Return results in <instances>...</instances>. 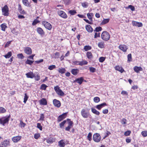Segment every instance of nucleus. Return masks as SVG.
Masks as SVG:
<instances>
[{
    "mask_svg": "<svg viewBox=\"0 0 147 147\" xmlns=\"http://www.w3.org/2000/svg\"><path fill=\"white\" fill-rule=\"evenodd\" d=\"M65 68H61L58 69V71L61 74H64L65 72Z\"/></svg>",
    "mask_w": 147,
    "mask_h": 147,
    "instance_id": "c756f323",
    "label": "nucleus"
},
{
    "mask_svg": "<svg viewBox=\"0 0 147 147\" xmlns=\"http://www.w3.org/2000/svg\"><path fill=\"white\" fill-rule=\"evenodd\" d=\"M73 124V122L71 121H69L68 122V126L71 127Z\"/></svg>",
    "mask_w": 147,
    "mask_h": 147,
    "instance_id": "338daca9",
    "label": "nucleus"
},
{
    "mask_svg": "<svg viewBox=\"0 0 147 147\" xmlns=\"http://www.w3.org/2000/svg\"><path fill=\"white\" fill-rule=\"evenodd\" d=\"M58 13L60 16L63 18L66 19L67 17V15L63 11L61 10L59 11Z\"/></svg>",
    "mask_w": 147,
    "mask_h": 147,
    "instance_id": "6e6552de",
    "label": "nucleus"
},
{
    "mask_svg": "<svg viewBox=\"0 0 147 147\" xmlns=\"http://www.w3.org/2000/svg\"><path fill=\"white\" fill-rule=\"evenodd\" d=\"M47 86L45 84H42L41 85L40 89L44 90H46V88L47 87Z\"/></svg>",
    "mask_w": 147,
    "mask_h": 147,
    "instance_id": "c9c22d12",
    "label": "nucleus"
},
{
    "mask_svg": "<svg viewBox=\"0 0 147 147\" xmlns=\"http://www.w3.org/2000/svg\"><path fill=\"white\" fill-rule=\"evenodd\" d=\"M81 113L82 116L84 118H88L90 115L89 112L84 109L82 110Z\"/></svg>",
    "mask_w": 147,
    "mask_h": 147,
    "instance_id": "423d86ee",
    "label": "nucleus"
},
{
    "mask_svg": "<svg viewBox=\"0 0 147 147\" xmlns=\"http://www.w3.org/2000/svg\"><path fill=\"white\" fill-rule=\"evenodd\" d=\"M42 24L45 27L49 30H51L52 28L51 25L49 23L46 21L42 22Z\"/></svg>",
    "mask_w": 147,
    "mask_h": 147,
    "instance_id": "0eeeda50",
    "label": "nucleus"
},
{
    "mask_svg": "<svg viewBox=\"0 0 147 147\" xmlns=\"http://www.w3.org/2000/svg\"><path fill=\"white\" fill-rule=\"evenodd\" d=\"M37 31L38 33L41 35H44L45 33L43 30L41 28L38 27L37 28Z\"/></svg>",
    "mask_w": 147,
    "mask_h": 147,
    "instance_id": "4be33fe9",
    "label": "nucleus"
},
{
    "mask_svg": "<svg viewBox=\"0 0 147 147\" xmlns=\"http://www.w3.org/2000/svg\"><path fill=\"white\" fill-rule=\"evenodd\" d=\"M10 117L9 115L7 117H3L0 119V123L4 125L5 123L8 122Z\"/></svg>",
    "mask_w": 147,
    "mask_h": 147,
    "instance_id": "39448f33",
    "label": "nucleus"
},
{
    "mask_svg": "<svg viewBox=\"0 0 147 147\" xmlns=\"http://www.w3.org/2000/svg\"><path fill=\"white\" fill-rule=\"evenodd\" d=\"M78 62V64L80 65H86L88 63V62L86 61H79Z\"/></svg>",
    "mask_w": 147,
    "mask_h": 147,
    "instance_id": "2f4dec72",
    "label": "nucleus"
},
{
    "mask_svg": "<svg viewBox=\"0 0 147 147\" xmlns=\"http://www.w3.org/2000/svg\"><path fill=\"white\" fill-rule=\"evenodd\" d=\"M22 2L26 6H29V4L27 0H22Z\"/></svg>",
    "mask_w": 147,
    "mask_h": 147,
    "instance_id": "72a5a7b5",
    "label": "nucleus"
},
{
    "mask_svg": "<svg viewBox=\"0 0 147 147\" xmlns=\"http://www.w3.org/2000/svg\"><path fill=\"white\" fill-rule=\"evenodd\" d=\"M106 106H107V104L106 103H103L96 105V108L98 110H100L103 107Z\"/></svg>",
    "mask_w": 147,
    "mask_h": 147,
    "instance_id": "dca6fc26",
    "label": "nucleus"
},
{
    "mask_svg": "<svg viewBox=\"0 0 147 147\" xmlns=\"http://www.w3.org/2000/svg\"><path fill=\"white\" fill-rule=\"evenodd\" d=\"M105 58L103 57H100L99 59V61L100 62H103L105 60Z\"/></svg>",
    "mask_w": 147,
    "mask_h": 147,
    "instance_id": "13d9d810",
    "label": "nucleus"
},
{
    "mask_svg": "<svg viewBox=\"0 0 147 147\" xmlns=\"http://www.w3.org/2000/svg\"><path fill=\"white\" fill-rule=\"evenodd\" d=\"M109 19H104L102 22V24H105L108 23L109 21Z\"/></svg>",
    "mask_w": 147,
    "mask_h": 147,
    "instance_id": "37998d69",
    "label": "nucleus"
},
{
    "mask_svg": "<svg viewBox=\"0 0 147 147\" xmlns=\"http://www.w3.org/2000/svg\"><path fill=\"white\" fill-rule=\"evenodd\" d=\"M85 28L87 31L89 32H92L93 31V28L90 25H86Z\"/></svg>",
    "mask_w": 147,
    "mask_h": 147,
    "instance_id": "6ab92c4d",
    "label": "nucleus"
},
{
    "mask_svg": "<svg viewBox=\"0 0 147 147\" xmlns=\"http://www.w3.org/2000/svg\"><path fill=\"white\" fill-rule=\"evenodd\" d=\"M102 29V28L100 27L99 26L98 27H96V28H95V29L94 30V32L96 31V32H98L101 31Z\"/></svg>",
    "mask_w": 147,
    "mask_h": 147,
    "instance_id": "de8ad7c7",
    "label": "nucleus"
},
{
    "mask_svg": "<svg viewBox=\"0 0 147 147\" xmlns=\"http://www.w3.org/2000/svg\"><path fill=\"white\" fill-rule=\"evenodd\" d=\"M98 45L100 48H103L105 47L104 43L102 42H98Z\"/></svg>",
    "mask_w": 147,
    "mask_h": 147,
    "instance_id": "c85d7f7f",
    "label": "nucleus"
},
{
    "mask_svg": "<svg viewBox=\"0 0 147 147\" xmlns=\"http://www.w3.org/2000/svg\"><path fill=\"white\" fill-rule=\"evenodd\" d=\"M101 37L102 39L104 40H108L110 38V36L109 34L106 31L103 32L101 35Z\"/></svg>",
    "mask_w": 147,
    "mask_h": 147,
    "instance_id": "f257e3e1",
    "label": "nucleus"
},
{
    "mask_svg": "<svg viewBox=\"0 0 147 147\" xmlns=\"http://www.w3.org/2000/svg\"><path fill=\"white\" fill-rule=\"evenodd\" d=\"M100 98L98 97H95L93 99L94 101L95 102H98L100 101Z\"/></svg>",
    "mask_w": 147,
    "mask_h": 147,
    "instance_id": "e433bc0d",
    "label": "nucleus"
},
{
    "mask_svg": "<svg viewBox=\"0 0 147 147\" xmlns=\"http://www.w3.org/2000/svg\"><path fill=\"white\" fill-rule=\"evenodd\" d=\"M66 122V120H64L59 124V126L62 129L64 125Z\"/></svg>",
    "mask_w": 147,
    "mask_h": 147,
    "instance_id": "f704fd0d",
    "label": "nucleus"
},
{
    "mask_svg": "<svg viewBox=\"0 0 147 147\" xmlns=\"http://www.w3.org/2000/svg\"><path fill=\"white\" fill-rule=\"evenodd\" d=\"M93 139L95 142L97 143L99 142L101 140V136L99 134L95 133L93 135Z\"/></svg>",
    "mask_w": 147,
    "mask_h": 147,
    "instance_id": "7ed1b4c3",
    "label": "nucleus"
},
{
    "mask_svg": "<svg viewBox=\"0 0 147 147\" xmlns=\"http://www.w3.org/2000/svg\"><path fill=\"white\" fill-rule=\"evenodd\" d=\"M128 61H130L131 59V54H129L127 55Z\"/></svg>",
    "mask_w": 147,
    "mask_h": 147,
    "instance_id": "bf43d9fd",
    "label": "nucleus"
},
{
    "mask_svg": "<svg viewBox=\"0 0 147 147\" xmlns=\"http://www.w3.org/2000/svg\"><path fill=\"white\" fill-rule=\"evenodd\" d=\"M86 55L88 58L89 59H91L92 58V53L91 52H88Z\"/></svg>",
    "mask_w": 147,
    "mask_h": 147,
    "instance_id": "7c9ffc66",
    "label": "nucleus"
},
{
    "mask_svg": "<svg viewBox=\"0 0 147 147\" xmlns=\"http://www.w3.org/2000/svg\"><path fill=\"white\" fill-rule=\"evenodd\" d=\"M91 111L93 113L97 115H99L100 114V112L93 108H91Z\"/></svg>",
    "mask_w": 147,
    "mask_h": 147,
    "instance_id": "a878e982",
    "label": "nucleus"
},
{
    "mask_svg": "<svg viewBox=\"0 0 147 147\" xmlns=\"http://www.w3.org/2000/svg\"><path fill=\"white\" fill-rule=\"evenodd\" d=\"M115 68L116 70L119 71L121 73H123L124 71L122 67L119 65L115 66Z\"/></svg>",
    "mask_w": 147,
    "mask_h": 147,
    "instance_id": "412c9836",
    "label": "nucleus"
},
{
    "mask_svg": "<svg viewBox=\"0 0 147 147\" xmlns=\"http://www.w3.org/2000/svg\"><path fill=\"white\" fill-rule=\"evenodd\" d=\"M53 102L54 105L56 107H59L61 106V104L60 101L56 99L53 100Z\"/></svg>",
    "mask_w": 147,
    "mask_h": 147,
    "instance_id": "9b49d317",
    "label": "nucleus"
},
{
    "mask_svg": "<svg viewBox=\"0 0 147 147\" xmlns=\"http://www.w3.org/2000/svg\"><path fill=\"white\" fill-rule=\"evenodd\" d=\"M141 134L143 136L145 137L147 136V131H142Z\"/></svg>",
    "mask_w": 147,
    "mask_h": 147,
    "instance_id": "49530a36",
    "label": "nucleus"
},
{
    "mask_svg": "<svg viewBox=\"0 0 147 147\" xmlns=\"http://www.w3.org/2000/svg\"><path fill=\"white\" fill-rule=\"evenodd\" d=\"M79 70L78 69H73L71 71V73L74 75H76L78 73Z\"/></svg>",
    "mask_w": 147,
    "mask_h": 147,
    "instance_id": "5701e85b",
    "label": "nucleus"
},
{
    "mask_svg": "<svg viewBox=\"0 0 147 147\" xmlns=\"http://www.w3.org/2000/svg\"><path fill=\"white\" fill-rule=\"evenodd\" d=\"M45 117L43 113L40 114V121H43L44 120Z\"/></svg>",
    "mask_w": 147,
    "mask_h": 147,
    "instance_id": "3c124183",
    "label": "nucleus"
},
{
    "mask_svg": "<svg viewBox=\"0 0 147 147\" xmlns=\"http://www.w3.org/2000/svg\"><path fill=\"white\" fill-rule=\"evenodd\" d=\"M40 21L36 19L33 22L32 25H35L37 24V23H39Z\"/></svg>",
    "mask_w": 147,
    "mask_h": 147,
    "instance_id": "864d4df0",
    "label": "nucleus"
},
{
    "mask_svg": "<svg viewBox=\"0 0 147 147\" xmlns=\"http://www.w3.org/2000/svg\"><path fill=\"white\" fill-rule=\"evenodd\" d=\"M2 13L3 15L5 16H7L9 14V8L7 5H5L2 8Z\"/></svg>",
    "mask_w": 147,
    "mask_h": 147,
    "instance_id": "f03ea898",
    "label": "nucleus"
},
{
    "mask_svg": "<svg viewBox=\"0 0 147 147\" xmlns=\"http://www.w3.org/2000/svg\"><path fill=\"white\" fill-rule=\"evenodd\" d=\"M68 13H70L71 15H74L77 13L76 11L73 10H70L68 11Z\"/></svg>",
    "mask_w": 147,
    "mask_h": 147,
    "instance_id": "473e14b6",
    "label": "nucleus"
},
{
    "mask_svg": "<svg viewBox=\"0 0 147 147\" xmlns=\"http://www.w3.org/2000/svg\"><path fill=\"white\" fill-rule=\"evenodd\" d=\"M56 68V66L54 65H52L49 66L48 69L50 70H52Z\"/></svg>",
    "mask_w": 147,
    "mask_h": 147,
    "instance_id": "79ce46f5",
    "label": "nucleus"
},
{
    "mask_svg": "<svg viewBox=\"0 0 147 147\" xmlns=\"http://www.w3.org/2000/svg\"><path fill=\"white\" fill-rule=\"evenodd\" d=\"M47 142L49 144H51L54 142V140L53 138H49L47 140Z\"/></svg>",
    "mask_w": 147,
    "mask_h": 147,
    "instance_id": "58836bf2",
    "label": "nucleus"
},
{
    "mask_svg": "<svg viewBox=\"0 0 147 147\" xmlns=\"http://www.w3.org/2000/svg\"><path fill=\"white\" fill-rule=\"evenodd\" d=\"M67 115V113H63L62 114L59 115L58 119L57 121L58 122H59L62 121L63 119H64L66 117Z\"/></svg>",
    "mask_w": 147,
    "mask_h": 147,
    "instance_id": "1a4fd4ad",
    "label": "nucleus"
},
{
    "mask_svg": "<svg viewBox=\"0 0 147 147\" xmlns=\"http://www.w3.org/2000/svg\"><path fill=\"white\" fill-rule=\"evenodd\" d=\"M9 140H5L2 142L0 145L3 147H6L7 146L9 145Z\"/></svg>",
    "mask_w": 147,
    "mask_h": 147,
    "instance_id": "9d476101",
    "label": "nucleus"
},
{
    "mask_svg": "<svg viewBox=\"0 0 147 147\" xmlns=\"http://www.w3.org/2000/svg\"><path fill=\"white\" fill-rule=\"evenodd\" d=\"M1 30L3 31H5V28L7 27V26L3 24H1Z\"/></svg>",
    "mask_w": 147,
    "mask_h": 147,
    "instance_id": "ea45409f",
    "label": "nucleus"
},
{
    "mask_svg": "<svg viewBox=\"0 0 147 147\" xmlns=\"http://www.w3.org/2000/svg\"><path fill=\"white\" fill-rule=\"evenodd\" d=\"M12 55L11 52H9L7 54L4 55V56L6 59L9 58Z\"/></svg>",
    "mask_w": 147,
    "mask_h": 147,
    "instance_id": "bb28decb",
    "label": "nucleus"
},
{
    "mask_svg": "<svg viewBox=\"0 0 147 147\" xmlns=\"http://www.w3.org/2000/svg\"><path fill=\"white\" fill-rule=\"evenodd\" d=\"M89 70L92 73H94L96 69L92 67H89Z\"/></svg>",
    "mask_w": 147,
    "mask_h": 147,
    "instance_id": "8fccbe9b",
    "label": "nucleus"
},
{
    "mask_svg": "<svg viewBox=\"0 0 147 147\" xmlns=\"http://www.w3.org/2000/svg\"><path fill=\"white\" fill-rule=\"evenodd\" d=\"M28 98V96L27 95L26 93H25L24 94V102L25 103L27 101Z\"/></svg>",
    "mask_w": 147,
    "mask_h": 147,
    "instance_id": "a19ab883",
    "label": "nucleus"
},
{
    "mask_svg": "<svg viewBox=\"0 0 147 147\" xmlns=\"http://www.w3.org/2000/svg\"><path fill=\"white\" fill-rule=\"evenodd\" d=\"M24 51L28 55H30L32 53V49L31 48L29 47L25 48Z\"/></svg>",
    "mask_w": 147,
    "mask_h": 147,
    "instance_id": "2eb2a0df",
    "label": "nucleus"
},
{
    "mask_svg": "<svg viewBox=\"0 0 147 147\" xmlns=\"http://www.w3.org/2000/svg\"><path fill=\"white\" fill-rule=\"evenodd\" d=\"M92 134L90 132L89 133L87 136V138L89 141H91L92 140Z\"/></svg>",
    "mask_w": 147,
    "mask_h": 147,
    "instance_id": "c03bdc74",
    "label": "nucleus"
},
{
    "mask_svg": "<svg viewBox=\"0 0 147 147\" xmlns=\"http://www.w3.org/2000/svg\"><path fill=\"white\" fill-rule=\"evenodd\" d=\"M21 136H17L12 138V140L13 142L16 143L18 142L21 139Z\"/></svg>",
    "mask_w": 147,
    "mask_h": 147,
    "instance_id": "ddd939ff",
    "label": "nucleus"
},
{
    "mask_svg": "<svg viewBox=\"0 0 147 147\" xmlns=\"http://www.w3.org/2000/svg\"><path fill=\"white\" fill-rule=\"evenodd\" d=\"M121 94L123 95H128L127 92L126 91H124V90H123L121 91Z\"/></svg>",
    "mask_w": 147,
    "mask_h": 147,
    "instance_id": "0e129e2a",
    "label": "nucleus"
},
{
    "mask_svg": "<svg viewBox=\"0 0 147 147\" xmlns=\"http://www.w3.org/2000/svg\"><path fill=\"white\" fill-rule=\"evenodd\" d=\"M33 62V61H31L29 59H27L26 61V64L31 65Z\"/></svg>",
    "mask_w": 147,
    "mask_h": 147,
    "instance_id": "09e8293b",
    "label": "nucleus"
},
{
    "mask_svg": "<svg viewBox=\"0 0 147 147\" xmlns=\"http://www.w3.org/2000/svg\"><path fill=\"white\" fill-rule=\"evenodd\" d=\"M131 133V131L130 130H128L125 132L124 135L125 136H128L130 135Z\"/></svg>",
    "mask_w": 147,
    "mask_h": 147,
    "instance_id": "5fc2aeb1",
    "label": "nucleus"
},
{
    "mask_svg": "<svg viewBox=\"0 0 147 147\" xmlns=\"http://www.w3.org/2000/svg\"><path fill=\"white\" fill-rule=\"evenodd\" d=\"M54 89L58 95L61 96L64 95V93L60 89L59 87L58 86H57L55 87Z\"/></svg>",
    "mask_w": 147,
    "mask_h": 147,
    "instance_id": "20e7f679",
    "label": "nucleus"
},
{
    "mask_svg": "<svg viewBox=\"0 0 147 147\" xmlns=\"http://www.w3.org/2000/svg\"><path fill=\"white\" fill-rule=\"evenodd\" d=\"M18 57L20 59L24 58V57L23 56V54L22 53L19 54L17 55Z\"/></svg>",
    "mask_w": 147,
    "mask_h": 147,
    "instance_id": "680f3d73",
    "label": "nucleus"
},
{
    "mask_svg": "<svg viewBox=\"0 0 147 147\" xmlns=\"http://www.w3.org/2000/svg\"><path fill=\"white\" fill-rule=\"evenodd\" d=\"M6 111V109L3 107H0V113H4Z\"/></svg>",
    "mask_w": 147,
    "mask_h": 147,
    "instance_id": "a18cd8bd",
    "label": "nucleus"
},
{
    "mask_svg": "<svg viewBox=\"0 0 147 147\" xmlns=\"http://www.w3.org/2000/svg\"><path fill=\"white\" fill-rule=\"evenodd\" d=\"M40 104V105H45L47 104V100L45 98H42L39 101Z\"/></svg>",
    "mask_w": 147,
    "mask_h": 147,
    "instance_id": "f3484780",
    "label": "nucleus"
},
{
    "mask_svg": "<svg viewBox=\"0 0 147 147\" xmlns=\"http://www.w3.org/2000/svg\"><path fill=\"white\" fill-rule=\"evenodd\" d=\"M134 69L135 72L137 73H139L140 71H142L143 70L142 67H138L137 66H135L134 67Z\"/></svg>",
    "mask_w": 147,
    "mask_h": 147,
    "instance_id": "aec40b11",
    "label": "nucleus"
},
{
    "mask_svg": "<svg viewBox=\"0 0 147 147\" xmlns=\"http://www.w3.org/2000/svg\"><path fill=\"white\" fill-rule=\"evenodd\" d=\"M91 49V47L90 46L88 45V46H85L84 47V49L85 51H87L89 50H90Z\"/></svg>",
    "mask_w": 147,
    "mask_h": 147,
    "instance_id": "4c0bfd02",
    "label": "nucleus"
},
{
    "mask_svg": "<svg viewBox=\"0 0 147 147\" xmlns=\"http://www.w3.org/2000/svg\"><path fill=\"white\" fill-rule=\"evenodd\" d=\"M125 8L126 9L130 8L131 10L132 11H134L135 10V7L131 5H128V7H125Z\"/></svg>",
    "mask_w": 147,
    "mask_h": 147,
    "instance_id": "cd10ccee",
    "label": "nucleus"
},
{
    "mask_svg": "<svg viewBox=\"0 0 147 147\" xmlns=\"http://www.w3.org/2000/svg\"><path fill=\"white\" fill-rule=\"evenodd\" d=\"M132 24L133 26H138L139 27L142 26V23L134 21H132Z\"/></svg>",
    "mask_w": 147,
    "mask_h": 147,
    "instance_id": "4468645a",
    "label": "nucleus"
},
{
    "mask_svg": "<svg viewBox=\"0 0 147 147\" xmlns=\"http://www.w3.org/2000/svg\"><path fill=\"white\" fill-rule=\"evenodd\" d=\"M71 0H63L65 3L66 5H68L70 3Z\"/></svg>",
    "mask_w": 147,
    "mask_h": 147,
    "instance_id": "052dcab7",
    "label": "nucleus"
},
{
    "mask_svg": "<svg viewBox=\"0 0 147 147\" xmlns=\"http://www.w3.org/2000/svg\"><path fill=\"white\" fill-rule=\"evenodd\" d=\"M121 123L123 124H126V120L125 119H123Z\"/></svg>",
    "mask_w": 147,
    "mask_h": 147,
    "instance_id": "69168bd1",
    "label": "nucleus"
},
{
    "mask_svg": "<svg viewBox=\"0 0 147 147\" xmlns=\"http://www.w3.org/2000/svg\"><path fill=\"white\" fill-rule=\"evenodd\" d=\"M87 16L88 18L89 19V20L91 21H92V18L93 17L91 16L90 14H89V13H88L87 14Z\"/></svg>",
    "mask_w": 147,
    "mask_h": 147,
    "instance_id": "6e6d98bb",
    "label": "nucleus"
},
{
    "mask_svg": "<svg viewBox=\"0 0 147 147\" xmlns=\"http://www.w3.org/2000/svg\"><path fill=\"white\" fill-rule=\"evenodd\" d=\"M19 12H20V13L22 14H24L25 13V11L24 10H23L22 9V8H20L18 9Z\"/></svg>",
    "mask_w": 147,
    "mask_h": 147,
    "instance_id": "774afa93",
    "label": "nucleus"
},
{
    "mask_svg": "<svg viewBox=\"0 0 147 147\" xmlns=\"http://www.w3.org/2000/svg\"><path fill=\"white\" fill-rule=\"evenodd\" d=\"M37 127L40 130H42V127L41 125V124L39 123H37Z\"/></svg>",
    "mask_w": 147,
    "mask_h": 147,
    "instance_id": "603ef678",
    "label": "nucleus"
},
{
    "mask_svg": "<svg viewBox=\"0 0 147 147\" xmlns=\"http://www.w3.org/2000/svg\"><path fill=\"white\" fill-rule=\"evenodd\" d=\"M34 78H35V80L36 81H38L40 79V76L38 75L36 76L34 75Z\"/></svg>",
    "mask_w": 147,
    "mask_h": 147,
    "instance_id": "e2e57ef3",
    "label": "nucleus"
},
{
    "mask_svg": "<svg viewBox=\"0 0 147 147\" xmlns=\"http://www.w3.org/2000/svg\"><path fill=\"white\" fill-rule=\"evenodd\" d=\"M119 48L124 52H126L128 49L126 45H119Z\"/></svg>",
    "mask_w": 147,
    "mask_h": 147,
    "instance_id": "f8f14e48",
    "label": "nucleus"
},
{
    "mask_svg": "<svg viewBox=\"0 0 147 147\" xmlns=\"http://www.w3.org/2000/svg\"><path fill=\"white\" fill-rule=\"evenodd\" d=\"M26 75L28 78H33L34 77V75L32 72L31 71L26 73Z\"/></svg>",
    "mask_w": 147,
    "mask_h": 147,
    "instance_id": "a211bd4d",
    "label": "nucleus"
},
{
    "mask_svg": "<svg viewBox=\"0 0 147 147\" xmlns=\"http://www.w3.org/2000/svg\"><path fill=\"white\" fill-rule=\"evenodd\" d=\"M65 141L62 140L58 142L59 145L60 147H64L65 145Z\"/></svg>",
    "mask_w": 147,
    "mask_h": 147,
    "instance_id": "b1692460",
    "label": "nucleus"
},
{
    "mask_svg": "<svg viewBox=\"0 0 147 147\" xmlns=\"http://www.w3.org/2000/svg\"><path fill=\"white\" fill-rule=\"evenodd\" d=\"M84 79L82 77H80L79 78L77 79L76 80V81L77 83L80 84H81L83 82Z\"/></svg>",
    "mask_w": 147,
    "mask_h": 147,
    "instance_id": "393cba45",
    "label": "nucleus"
},
{
    "mask_svg": "<svg viewBox=\"0 0 147 147\" xmlns=\"http://www.w3.org/2000/svg\"><path fill=\"white\" fill-rule=\"evenodd\" d=\"M20 125L21 127H24L26 125V124L24 123L22 121H20Z\"/></svg>",
    "mask_w": 147,
    "mask_h": 147,
    "instance_id": "4d7b16f0",
    "label": "nucleus"
}]
</instances>
